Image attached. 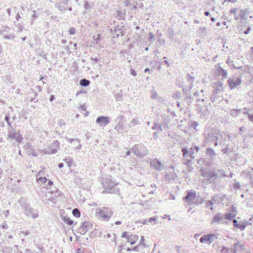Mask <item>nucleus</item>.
<instances>
[{"mask_svg":"<svg viewBox=\"0 0 253 253\" xmlns=\"http://www.w3.org/2000/svg\"><path fill=\"white\" fill-rule=\"evenodd\" d=\"M239 248H240L241 251H246L245 245L243 244L239 245V243L238 242V249Z\"/></svg>","mask_w":253,"mask_h":253,"instance_id":"48","label":"nucleus"},{"mask_svg":"<svg viewBox=\"0 0 253 253\" xmlns=\"http://www.w3.org/2000/svg\"><path fill=\"white\" fill-rule=\"evenodd\" d=\"M1 227H2L3 228H4V229H7V228H8V226H7V224H6V223H3V224H2Z\"/></svg>","mask_w":253,"mask_h":253,"instance_id":"64","label":"nucleus"},{"mask_svg":"<svg viewBox=\"0 0 253 253\" xmlns=\"http://www.w3.org/2000/svg\"><path fill=\"white\" fill-rule=\"evenodd\" d=\"M68 2V0H65L60 2H56L55 5V7L57 8L61 12H64L67 8Z\"/></svg>","mask_w":253,"mask_h":253,"instance_id":"14","label":"nucleus"},{"mask_svg":"<svg viewBox=\"0 0 253 253\" xmlns=\"http://www.w3.org/2000/svg\"><path fill=\"white\" fill-rule=\"evenodd\" d=\"M84 7L86 9H87L90 7V4L88 3L87 1H85V2Z\"/></svg>","mask_w":253,"mask_h":253,"instance_id":"56","label":"nucleus"},{"mask_svg":"<svg viewBox=\"0 0 253 253\" xmlns=\"http://www.w3.org/2000/svg\"><path fill=\"white\" fill-rule=\"evenodd\" d=\"M65 123L63 121H62V120L59 121V125L60 126H65Z\"/></svg>","mask_w":253,"mask_h":253,"instance_id":"61","label":"nucleus"},{"mask_svg":"<svg viewBox=\"0 0 253 253\" xmlns=\"http://www.w3.org/2000/svg\"><path fill=\"white\" fill-rule=\"evenodd\" d=\"M152 129L155 130H157L162 131L163 130L161 126H160V124H159V123H155L154 124V125L152 127Z\"/></svg>","mask_w":253,"mask_h":253,"instance_id":"33","label":"nucleus"},{"mask_svg":"<svg viewBox=\"0 0 253 253\" xmlns=\"http://www.w3.org/2000/svg\"><path fill=\"white\" fill-rule=\"evenodd\" d=\"M144 237L143 236H141V241L140 242V244H139V246H140L141 244H142V245L143 246L144 243H143V241H144Z\"/></svg>","mask_w":253,"mask_h":253,"instance_id":"62","label":"nucleus"},{"mask_svg":"<svg viewBox=\"0 0 253 253\" xmlns=\"http://www.w3.org/2000/svg\"><path fill=\"white\" fill-rule=\"evenodd\" d=\"M101 35L98 34L97 35L96 37L94 36L93 37V40L96 42V43H98V42L100 40Z\"/></svg>","mask_w":253,"mask_h":253,"instance_id":"47","label":"nucleus"},{"mask_svg":"<svg viewBox=\"0 0 253 253\" xmlns=\"http://www.w3.org/2000/svg\"><path fill=\"white\" fill-rule=\"evenodd\" d=\"M206 153L209 156L211 159H213L215 156V153L211 148H207Z\"/></svg>","mask_w":253,"mask_h":253,"instance_id":"27","label":"nucleus"},{"mask_svg":"<svg viewBox=\"0 0 253 253\" xmlns=\"http://www.w3.org/2000/svg\"><path fill=\"white\" fill-rule=\"evenodd\" d=\"M80 84L83 86H87L89 84L90 82L89 80H81Z\"/></svg>","mask_w":253,"mask_h":253,"instance_id":"37","label":"nucleus"},{"mask_svg":"<svg viewBox=\"0 0 253 253\" xmlns=\"http://www.w3.org/2000/svg\"><path fill=\"white\" fill-rule=\"evenodd\" d=\"M124 119V116L123 115H120L118 116L116 120V122L118 123L119 122H123L122 121Z\"/></svg>","mask_w":253,"mask_h":253,"instance_id":"46","label":"nucleus"},{"mask_svg":"<svg viewBox=\"0 0 253 253\" xmlns=\"http://www.w3.org/2000/svg\"><path fill=\"white\" fill-rule=\"evenodd\" d=\"M96 211L99 217L104 220H108L113 214L112 210L107 207L98 209Z\"/></svg>","mask_w":253,"mask_h":253,"instance_id":"4","label":"nucleus"},{"mask_svg":"<svg viewBox=\"0 0 253 253\" xmlns=\"http://www.w3.org/2000/svg\"><path fill=\"white\" fill-rule=\"evenodd\" d=\"M151 98L152 99L156 100L158 102H162L164 101V99L162 97L159 96L158 93L154 90L151 91Z\"/></svg>","mask_w":253,"mask_h":253,"instance_id":"18","label":"nucleus"},{"mask_svg":"<svg viewBox=\"0 0 253 253\" xmlns=\"http://www.w3.org/2000/svg\"><path fill=\"white\" fill-rule=\"evenodd\" d=\"M252 224L251 222L246 220L240 221L238 222V229L241 230H244L246 227Z\"/></svg>","mask_w":253,"mask_h":253,"instance_id":"20","label":"nucleus"},{"mask_svg":"<svg viewBox=\"0 0 253 253\" xmlns=\"http://www.w3.org/2000/svg\"><path fill=\"white\" fill-rule=\"evenodd\" d=\"M196 197V194L195 192L192 191H189L187 192V195L184 198V199L187 202H194V200Z\"/></svg>","mask_w":253,"mask_h":253,"instance_id":"16","label":"nucleus"},{"mask_svg":"<svg viewBox=\"0 0 253 253\" xmlns=\"http://www.w3.org/2000/svg\"><path fill=\"white\" fill-rule=\"evenodd\" d=\"M22 30H23V26L19 24L18 25V32H21L22 31Z\"/></svg>","mask_w":253,"mask_h":253,"instance_id":"57","label":"nucleus"},{"mask_svg":"<svg viewBox=\"0 0 253 253\" xmlns=\"http://www.w3.org/2000/svg\"><path fill=\"white\" fill-rule=\"evenodd\" d=\"M34 14L32 16V18H33V19H36L38 17L37 15L36 14V11H34Z\"/></svg>","mask_w":253,"mask_h":253,"instance_id":"63","label":"nucleus"},{"mask_svg":"<svg viewBox=\"0 0 253 253\" xmlns=\"http://www.w3.org/2000/svg\"><path fill=\"white\" fill-rule=\"evenodd\" d=\"M212 86L213 90L211 100V102L219 101L222 98L220 94L223 91V84L219 80H216V82L213 83Z\"/></svg>","mask_w":253,"mask_h":253,"instance_id":"1","label":"nucleus"},{"mask_svg":"<svg viewBox=\"0 0 253 253\" xmlns=\"http://www.w3.org/2000/svg\"><path fill=\"white\" fill-rule=\"evenodd\" d=\"M195 150L196 152H197L199 151V147L198 146H195L193 148H191L190 149L189 153H190V156L192 159L194 158V154Z\"/></svg>","mask_w":253,"mask_h":253,"instance_id":"30","label":"nucleus"},{"mask_svg":"<svg viewBox=\"0 0 253 253\" xmlns=\"http://www.w3.org/2000/svg\"><path fill=\"white\" fill-rule=\"evenodd\" d=\"M131 150L136 157L141 158L145 157L149 153L148 150L142 144L134 145Z\"/></svg>","mask_w":253,"mask_h":253,"instance_id":"3","label":"nucleus"},{"mask_svg":"<svg viewBox=\"0 0 253 253\" xmlns=\"http://www.w3.org/2000/svg\"><path fill=\"white\" fill-rule=\"evenodd\" d=\"M91 59L92 61V65H95V64H96L99 60V59L97 57H95V58L92 57L91 58Z\"/></svg>","mask_w":253,"mask_h":253,"instance_id":"51","label":"nucleus"},{"mask_svg":"<svg viewBox=\"0 0 253 253\" xmlns=\"http://www.w3.org/2000/svg\"><path fill=\"white\" fill-rule=\"evenodd\" d=\"M212 237H213V235L212 234L204 235L200 238V241L202 243H207L208 242H210V243H211V242L210 241V240Z\"/></svg>","mask_w":253,"mask_h":253,"instance_id":"21","label":"nucleus"},{"mask_svg":"<svg viewBox=\"0 0 253 253\" xmlns=\"http://www.w3.org/2000/svg\"><path fill=\"white\" fill-rule=\"evenodd\" d=\"M202 175L205 178L209 179L215 180L217 177V175L210 170H203L201 172Z\"/></svg>","mask_w":253,"mask_h":253,"instance_id":"15","label":"nucleus"},{"mask_svg":"<svg viewBox=\"0 0 253 253\" xmlns=\"http://www.w3.org/2000/svg\"><path fill=\"white\" fill-rule=\"evenodd\" d=\"M216 74L218 76H221L223 78L227 77V71L220 67L217 68Z\"/></svg>","mask_w":253,"mask_h":253,"instance_id":"19","label":"nucleus"},{"mask_svg":"<svg viewBox=\"0 0 253 253\" xmlns=\"http://www.w3.org/2000/svg\"><path fill=\"white\" fill-rule=\"evenodd\" d=\"M123 123L121 122H119L118 123H117V125H116L115 126V129L116 130H117L118 131H119L120 129H123Z\"/></svg>","mask_w":253,"mask_h":253,"instance_id":"32","label":"nucleus"},{"mask_svg":"<svg viewBox=\"0 0 253 253\" xmlns=\"http://www.w3.org/2000/svg\"><path fill=\"white\" fill-rule=\"evenodd\" d=\"M178 85L182 88L183 92L186 93L193 87V83L191 80H183L178 83Z\"/></svg>","mask_w":253,"mask_h":253,"instance_id":"6","label":"nucleus"},{"mask_svg":"<svg viewBox=\"0 0 253 253\" xmlns=\"http://www.w3.org/2000/svg\"><path fill=\"white\" fill-rule=\"evenodd\" d=\"M72 213L76 217H79L80 216V212L78 209H73Z\"/></svg>","mask_w":253,"mask_h":253,"instance_id":"38","label":"nucleus"},{"mask_svg":"<svg viewBox=\"0 0 253 253\" xmlns=\"http://www.w3.org/2000/svg\"><path fill=\"white\" fill-rule=\"evenodd\" d=\"M92 227V224L89 222L82 223L81 225L78 228V231L81 235H84L89 229Z\"/></svg>","mask_w":253,"mask_h":253,"instance_id":"7","label":"nucleus"},{"mask_svg":"<svg viewBox=\"0 0 253 253\" xmlns=\"http://www.w3.org/2000/svg\"><path fill=\"white\" fill-rule=\"evenodd\" d=\"M221 151L222 153L226 154V153H228V152L229 151V149L227 148H226L224 149H222Z\"/></svg>","mask_w":253,"mask_h":253,"instance_id":"59","label":"nucleus"},{"mask_svg":"<svg viewBox=\"0 0 253 253\" xmlns=\"http://www.w3.org/2000/svg\"><path fill=\"white\" fill-rule=\"evenodd\" d=\"M150 166L157 171H161L163 168L162 164L157 159H153L150 162Z\"/></svg>","mask_w":253,"mask_h":253,"instance_id":"13","label":"nucleus"},{"mask_svg":"<svg viewBox=\"0 0 253 253\" xmlns=\"http://www.w3.org/2000/svg\"><path fill=\"white\" fill-rule=\"evenodd\" d=\"M130 73L132 75H133L134 77L136 76V75H137V72H136V71L134 70V69H131L130 70Z\"/></svg>","mask_w":253,"mask_h":253,"instance_id":"55","label":"nucleus"},{"mask_svg":"<svg viewBox=\"0 0 253 253\" xmlns=\"http://www.w3.org/2000/svg\"><path fill=\"white\" fill-rule=\"evenodd\" d=\"M140 124L138 118H135L132 119L129 124V127H134Z\"/></svg>","mask_w":253,"mask_h":253,"instance_id":"23","label":"nucleus"},{"mask_svg":"<svg viewBox=\"0 0 253 253\" xmlns=\"http://www.w3.org/2000/svg\"><path fill=\"white\" fill-rule=\"evenodd\" d=\"M68 32H69L70 35H75L76 34V29L74 27H72V28L69 29Z\"/></svg>","mask_w":253,"mask_h":253,"instance_id":"44","label":"nucleus"},{"mask_svg":"<svg viewBox=\"0 0 253 253\" xmlns=\"http://www.w3.org/2000/svg\"><path fill=\"white\" fill-rule=\"evenodd\" d=\"M21 233L23 234L24 236L28 235L30 234V232L28 231H22L21 232Z\"/></svg>","mask_w":253,"mask_h":253,"instance_id":"60","label":"nucleus"},{"mask_svg":"<svg viewBox=\"0 0 253 253\" xmlns=\"http://www.w3.org/2000/svg\"><path fill=\"white\" fill-rule=\"evenodd\" d=\"M14 38V35L13 34H9V35H6L4 37V39L10 40L11 39H13Z\"/></svg>","mask_w":253,"mask_h":253,"instance_id":"49","label":"nucleus"},{"mask_svg":"<svg viewBox=\"0 0 253 253\" xmlns=\"http://www.w3.org/2000/svg\"><path fill=\"white\" fill-rule=\"evenodd\" d=\"M64 222L69 225H72L73 223V221L68 217H64Z\"/></svg>","mask_w":253,"mask_h":253,"instance_id":"42","label":"nucleus"},{"mask_svg":"<svg viewBox=\"0 0 253 253\" xmlns=\"http://www.w3.org/2000/svg\"><path fill=\"white\" fill-rule=\"evenodd\" d=\"M24 213L27 216L32 217L34 219L38 216V213H37L36 210L28 206H27L25 208Z\"/></svg>","mask_w":253,"mask_h":253,"instance_id":"10","label":"nucleus"},{"mask_svg":"<svg viewBox=\"0 0 253 253\" xmlns=\"http://www.w3.org/2000/svg\"><path fill=\"white\" fill-rule=\"evenodd\" d=\"M251 29L250 27L249 26L248 22L246 23H238V33H244L247 35L249 33Z\"/></svg>","mask_w":253,"mask_h":253,"instance_id":"9","label":"nucleus"},{"mask_svg":"<svg viewBox=\"0 0 253 253\" xmlns=\"http://www.w3.org/2000/svg\"><path fill=\"white\" fill-rule=\"evenodd\" d=\"M226 63L229 66H232L234 67V68H235V69L237 68V67L235 66V64L233 63V60L231 59L230 56L228 58Z\"/></svg>","mask_w":253,"mask_h":253,"instance_id":"35","label":"nucleus"},{"mask_svg":"<svg viewBox=\"0 0 253 253\" xmlns=\"http://www.w3.org/2000/svg\"><path fill=\"white\" fill-rule=\"evenodd\" d=\"M241 176L248 179H253V174L250 172L243 171L241 172Z\"/></svg>","mask_w":253,"mask_h":253,"instance_id":"22","label":"nucleus"},{"mask_svg":"<svg viewBox=\"0 0 253 253\" xmlns=\"http://www.w3.org/2000/svg\"><path fill=\"white\" fill-rule=\"evenodd\" d=\"M238 72H239V70L243 71L244 70V74H249V68L247 66H240L238 67Z\"/></svg>","mask_w":253,"mask_h":253,"instance_id":"29","label":"nucleus"},{"mask_svg":"<svg viewBox=\"0 0 253 253\" xmlns=\"http://www.w3.org/2000/svg\"><path fill=\"white\" fill-rule=\"evenodd\" d=\"M231 115L233 117H236L237 116V110H232L231 111Z\"/></svg>","mask_w":253,"mask_h":253,"instance_id":"52","label":"nucleus"},{"mask_svg":"<svg viewBox=\"0 0 253 253\" xmlns=\"http://www.w3.org/2000/svg\"><path fill=\"white\" fill-rule=\"evenodd\" d=\"M8 138L10 139H14L17 142H20L21 140L23 139V138L21 136V135L20 133L16 132L15 130L14 131H9L8 132V134L7 135Z\"/></svg>","mask_w":253,"mask_h":253,"instance_id":"12","label":"nucleus"},{"mask_svg":"<svg viewBox=\"0 0 253 253\" xmlns=\"http://www.w3.org/2000/svg\"><path fill=\"white\" fill-rule=\"evenodd\" d=\"M67 139L70 143L73 142L74 143H76L78 145L77 147H75V149L79 150L81 149L82 146L80 144V140L78 139L67 138Z\"/></svg>","mask_w":253,"mask_h":253,"instance_id":"25","label":"nucleus"},{"mask_svg":"<svg viewBox=\"0 0 253 253\" xmlns=\"http://www.w3.org/2000/svg\"><path fill=\"white\" fill-rule=\"evenodd\" d=\"M47 180V179L45 177H40L38 179V181L42 183H45Z\"/></svg>","mask_w":253,"mask_h":253,"instance_id":"43","label":"nucleus"},{"mask_svg":"<svg viewBox=\"0 0 253 253\" xmlns=\"http://www.w3.org/2000/svg\"><path fill=\"white\" fill-rule=\"evenodd\" d=\"M210 138H211V140H217L218 139V137L217 135H213V134H211V135H209L207 137V139H210Z\"/></svg>","mask_w":253,"mask_h":253,"instance_id":"40","label":"nucleus"},{"mask_svg":"<svg viewBox=\"0 0 253 253\" xmlns=\"http://www.w3.org/2000/svg\"><path fill=\"white\" fill-rule=\"evenodd\" d=\"M157 220V219L156 217H151L149 219H144L142 221H140V222L141 223H142V224L145 225V224H148L149 223H151L153 221H156Z\"/></svg>","mask_w":253,"mask_h":253,"instance_id":"26","label":"nucleus"},{"mask_svg":"<svg viewBox=\"0 0 253 253\" xmlns=\"http://www.w3.org/2000/svg\"><path fill=\"white\" fill-rule=\"evenodd\" d=\"M60 145L59 142L57 140H55L53 143L48 147L47 150H41V153L43 155L55 154L57 153Z\"/></svg>","mask_w":253,"mask_h":253,"instance_id":"5","label":"nucleus"},{"mask_svg":"<svg viewBox=\"0 0 253 253\" xmlns=\"http://www.w3.org/2000/svg\"><path fill=\"white\" fill-rule=\"evenodd\" d=\"M216 199L215 197H212L211 200H209L206 202V206H213L215 203H216Z\"/></svg>","mask_w":253,"mask_h":253,"instance_id":"28","label":"nucleus"},{"mask_svg":"<svg viewBox=\"0 0 253 253\" xmlns=\"http://www.w3.org/2000/svg\"><path fill=\"white\" fill-rule=\"evenodd\" d=\"M241 112H243V113H244V114H246L248 115V118L249 121L252 122V123H253V114L250 115L248 113V112L242 111H241L240 110L238 109V114L241 113Z\"/></svg>","mask_w":253,"mask_h":253,"instance_id":"31","label":"nucleus"},{"mask_svg":"<svg viewBox=\"0 0 253 253\" xmlns=\"http://www.w3.org/2000/svg\"><path fill=\"white\" fill-rule=\"evenodd\" d=\"M234 217H235L234 214L227 213L225 214H222L221 213H218L214 215L212 220L211 221V223H226L228 221L231 220Z\"/></svg>","mask_w":253,"mask_h":253,"instance_id":"2","label":"nucleus"},{"mask_svg":"<svg viewBox=\"0 0 253 253\" xmlns=\"http://www.w3.org/2000/svg\"><path fill=\"white\" fill-rule=\"evenodd\" d=\"M109 122V118L107 116L98 117L96 120V123L99 124V126L103 127L105 126Z\"/></svg>","mask_w":253,"mask_h":253,"instance_id":"11","label":"nucleus"},{"mask_svg":"<svg viewBox=\"0 0 253 253\" xmlns=\"http://www.w3.org/2000/svg\"><path fill=\"white\" fill-rule=\"evenodd\" d=\"M115 99L117 101H121L123 99V95L121 92L118 93L115 95Z\"/></svg>","mask_w":253,"mask_h":253,"instance_id":"39","label":"nucleus"},{"mask_svg":"<svg viewBox=\"0 0 253 253\" xmlns=\"http://www.w3.org/2000/svg\"><path fill=\"white\" fill-rule=\"evenodd\" d=\"M114 35L116 38H118L120 35L122 36H124V34L121 29H120L118 27H115L114 29Z\"/></svg>","mask_w":253,"mask_h":253,"instance_id":"24","label":"nucleus"},{"mask_svg":"<svg viewBox=\"0 0 253 253\" xmlns=\"http://www.w3.org/2000/svg\"><path fill=\"white\" fill-rule=\"evenodd\" d=\"M236 8H231L230 10V13H232L234 14V17L235 18V19H237L236 17Z\"/></svg>","mask_w":253,"mask_h":253,"instance_id":"54","label":"nucleus"},{"mask_svg":"<svg viewBox=\"0 0 253 253\" xmlns=\"http://www.w3.org/2000/svg\"><path fill=\"white\" fill-rule=\"evenodd\" d=\"M233 81H234L233 80H228V83H229V85L231 88L235 87L236 86V85L237 84L235 82H233Z\"/></svg>","mask_w":253,"mask_h":253,"instance_id":"41","label":"nucleus"},{"mask_svg":"<svg viewBox=\"0 0 253 253\" xmlns=\"http://www.w3.org/2000/svg\"><path fill=\"white\" fill-rule=\"evenodd\" d=\"M28 153L30 155H31L34 157H37L38 156V153L32 148L28 151Z\"/></svg>","mask_w":253,"mask_h":253,"instance_id":"36","label":"nucleus"},{"mask_svg":"<svg viewBox=\"0 0 253 253\" xmlns=\"http://www.w3.org/2000/svg\"><path fill=\"white\" fill-rule=\"evenodd\" d=\"M248 14L246 10H240L239 16H238V19H241L240 23H244L245 24L247 22V16Z\"/></svg>","mask_w":253,"mask_h":253,"instance_id":"17","label":"nucleus"},{"mask_svg":"<svg viewBox=\"0 0 253 253\" xmlns=\"http://www.w3.org/2000/svg\"><path fill=\"white\" fill-rule=\"evenodd\" d=\"M149 36V42L152 43L153 41L155 40V39L154 38L155 35L152 33H150Z\"/></svg>","mask_w":253,"mask_h":253,"instance_id":"45","label":"nucleus"},{"mask_svg":"<svg viewBox=\"0 0 253 253\" xmlns=\"http://www.w3.org/2000/svg\"><path fill=\"white\" fill-rule=\"evenodd\" d=\"M24 148L29 151L32 148L31 145L29 143H27L24 146Z\"/></svg>","mask_w":253,"mask_h":253,"instance_id":"50","label":"nucleus"},{"mask_svg":"<svg viewBox=\"0 0 253 253\" xmlns=\"http://www.w3.org/2000/svg\"><path fill=\"white\" fill-rule=\"evenodd\" d=\"M64 161L65 162L67 165H68V166L69 167H71V166L72 165V163H73V160H72V159L69 157V158H66L65 159H64Z\"/></svg>","mask_w":253,"mask_h":253,"instance_id":"34","label":"nucleus"},{"mask_svg":"<svg viewBox=\"0 0 253 253\" xmlns=\"http://www.w3.org/2000/svg\"><path fill=\"white\" fill-rule=\"evenodd\" d=\"M236 1V0H224L222 2V4H224L226 2H231L232 3H235Z\"/></svg>","mask_w":253,"mask_h":253,"instance_id":"58","label":"nucleus"},{"mask_svg":"<svg viewBox=\"0 0 253 253\" xmlns=\"http://www.w3.org/2000/svg\"><path fill=\"white\" fill-rule=\"evenodd\" d=\"M240 132L241 135L243 136V137H244V139H246V137L250 136V137H253V129L251 128H246L245 127H241L239 128Z\"/></svg>","mask_w":253,"mask_h":253,"instance_id":"8","label":"nucleus"},{"mask_svg":"<svg viewBox=\"0 0 253 253\" xmlns=\"http://www.w3.org/2000/svg\"><path fill=\"white\" fill-rule=\"evenodd\" d=\"M182 152L183 153V155L184 157H185L186 155L188 153V150L187 149H186V148H183L182 149Z\"/></svg>","mask_w":253,"mask_h":253,"instance_id":"53","label":"nucleus"}]
</instances>
